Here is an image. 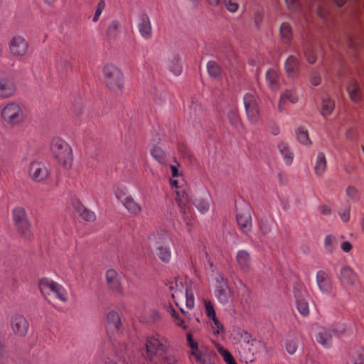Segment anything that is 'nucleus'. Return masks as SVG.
<instances>
[{"instance_id":"nucleus-1","label":"nucleus","mask_w":364,"mask_h":364,"mask_svg":"<svg viewBox=\"0 0 364 364\" xmlns=\"http://www.w3.org/2000/svg\"><path fill=\"white\" fill-rule=\"evenodd\" d=\"M144 358L152 364H176V358L168 348V342L160 336L147 338Z\"/></svg>"},{"instance_id":"nucleus-2","label":"nucleus","mask_w":364,"mask_h":364,"mask_svg":"<svg viewBox=\"0 0 364 364\" xmlns=\"http://www.w3.org/2000/svg\"><path fill=\"white\" fill-rule=\"evenodd\" d=\"M50 151L55 159L65 168L71 166L73 151L70 145L60 137H54L50 142Z\"/></svg>"},{"instance_id":"nucleus-3","label":"nucleus","mask_w":364,"mask_h":364,"mask_svg":"<svg viewBox=\"0 0 364 364\" xmlns=\"http://www.w3.org/2000/svg\"><path fill=\"white\" fill-rule=\"evenodd\" d=\"M105 84L114 93H119L123 87L122 73L113 65H107L103 68Z\"/></svg>"},{"instance_id":"nucleus-4","label":"nucleus","mask_w":364,"mask_h":364,"mask_svg":"<svg viewBox=\"0 0 364 364\" xmlns=\"http://www.w3.org/2000/svg\"><path fill=\"white\" fill-rule=\"evenodd\" d=\"M1 115L7 124L16 125L23 120V112L19 104L11 102L6 104L1 109Z\"/></svg>"},{"instance_id":"nucleus-5","label":"nucleus","mask_w":364,"mask_h":364,"mask_svg":"<svg viewBox=\"0 0 364 364\" xmlns=\"http://www.w3.org/2000/svg\"><path fill=\"white\" fill-rule=\"evenodd\" d=\"M39 288L43 294L53 293L60 301L65 302L68 299L66 289L60 284L48 278L41 279L39 281Z\"/></svg>"},{"instance_id":"nucleus-6","label":"nucleus","mask_w":364,"mask_h":364,"mask_svg":"<svg viewBox=\"0 0 364 364\" xmlns=\"http://www.w3.org/2000/svg\"><path fill=\"white\" fill-rule=\"evenodd\" d=\"M243 102L248 120L252 124H257L260 119L257 97L252 93H246L243 97Z\"/></svg>"},{"instance_id":"nucleus-7","label":"nucleus","mask_w":364,"mask_h":364,"mask_svg":"<svg viewBox=\"0 0 364 364\" xmlns=\"http://www.w3.org/2000/svg\"><path fill=\"white\" fill-rule=\"evenodd\" d=\"M13 219L18 230L24 236L28 237L30 233V224L25 210L20 207L14 208L13 210Z\"/></svg>"},{"instance_id":"nucleus-8","label":"nucleus","mask_w":364,"mask_h":364,"mask_svg":"<svg viewBox=\"0 0 364 364\" xmlns=\"http://www.w3.org/2000/svg\"><path fill=\"white\" fill-rule=\"evenodd\" d=\"M294 294L299 312L303 316H308L309 314V306L306 299V292L301 284H296L294 286Z\"/></svg>"},{"instance_id":"nucleus-9","label":"nucleus","mask_w":364,"mask_h":364,"mask_svg":"<svg viewBox=\"0 0 364 364\" xmlns=\"http://www.w3.org/2000/svg\"><path fill=\"white\" fill-rule=\"evenodd\" d=\"M28 174L33 181L42 182L48 177L49 171L43 162L34 161L30 164Z\"/></svg>"},{"instance_id":"nucleus-10","label":"nucleus","mask_w":364,"mask_h":364,"mask_svg":"<svg viewBox=\"0 0 364 364\" xmlns=\"http://www.w3.org/2000/svg\"><path fill=\"white\" fill-rule=\"evenodd\" d=\"M338 278L341 285L345 288L354 287L358 282V275L348 265H343L338 273Z\"/></svg>"},{"instance_id":"nucleus-11","label":"nucleus","mask_w":364,"mask_h":364,"mask_svg":"<svg viewBox=\"0 0 364 364\" xmlns=\"http://www.w3.org/2000/svg\"><path fill=\"white\" fill-rule=\"evenodd\" d=\"M9 46L11 53L16 57L24 56L28 50V43L21 36L12 37Z\"/></svg>"},{"instance_id":"nucleus-12","label":"nucleus","mask_w":364,"mask_h":364,"mask_svg":"<svg viewBox=\"0 0 364 364\" xmlns=\"http://www.w3.org/2000/svg\"><path fill=\"white\" fill-rule=\"evenodd\" d=\"M106 282L109 289L124 295L125 292L122 289V274L118 273L113 269H108L105 274Z\"/></svg>"},{"instance_id":"nucleus-13","label":"nucleus","mask_w":364,"mask_h":364,"mask_svg":"<svg viewBox=\"0 0 364 364\" xmlns=\"http://www.w3.org/2000/svg\"><path fill=\"white\" fill-rule=\"evenodd\" d=\"M122 328V321L119 314L109 311L106 314V330L108 334L119 333Z\"/></svg>"},{"instance_id":"nucleus-14","label":"nucleus","mask_w":364,"mask_h":364,"mask_svg":"<svg viewBox=\"0 0 364 364\" xmlns=\"http://www.w3.org/2000/svg\"><path fill=\"white\" fill-rule=\"evenodd\" d=\"M191 354L199 364H213L212 360L215 356L213 350L203 346L200 347V350H196Z\"/></svg>"},{"instance_id":"nucleus-15","label":"nucleus","mask_w":364,"mask_h":364,"mask_svg":"<svg viewBox=\"0 0 364 364\" xmlns=\"http://www.w3.org/2000/svg\"><path fill=\"white\" fill-rule=\"evenodd\" d=\"M237 221L242 233L247 235L252 231V216L248 210H242L237 213Z\"/></svg>"},{"instance_id":"nucleus-16","label":"nucleus","mask_w":364,"mask_h":364,"mask_svg":"<svg viewBox=\"0 0 364 364\" xmlns=\"http://www.w3.org/2000/svg\"><path fill=\"white\" fill-rule=\"evenodd\" d=\"M175 199L180 210L184 214V217L188 218V214L191 211V200L188 193L183 189H178L176 191Z\"/></svg>"},{"instance_id":"nucleus-17","label":"nucleus","mask_w":364,"mask_h":364,"mask_svg":"<svg viewBox=\"0 0 364 364\" xmlns=\"http://www.w3.org/2000/svg\"><path fill=\"white\" fill-rule=\"evenodd\" d=\"M11 326L15 334L19 336H25L29 327L27 320L23 316L18 314L12 316Z\"/></svg>"},{"instance_id":"nucleus-18","label":"nucleus","mask_w":364,"mask_h":364,"mask_svg":"<svg viewBox=\"0 0 364 364\" xmlns=\"http://www.w3.org/2000/svg\"><path fill=\"white\" fill-rule=\"evenodd\" d=\"M316 284L320 291L325 294H329L332 290V282L329 274L323 271L319 270L316 273Z\"/></svg>"},{"instance_id":"nucleus-19","label":"nucleus","mask_w":364,"mask_h":364,"mask_svg":"<svg viewBox=\"0 0 364 364\" xmlns=\"http://www.w3.org/2000/svg\"><path fill=\"white\" fill-rule=\"evenodd\" d=\"M16 91V85L13 80L8 77L0 78V98H9L13 96Z\"/></svg>"},{"instance_id":"nucleus-20","label":"nucleus","mask_w":364,"mask_h":364,"mask_svg":"<svg viewBox=\"0 0 364 364\" xmlns=\"http://www.w3.org/2000/svg\"><path fill=\"white\" fill-rule=\"evenodd\" d=\"M236 262L240 269L244 273L250 272L251 269V256L250 254L245 250L237 251L236 254Z\"/></svg>"},{"instance_id":"nucleus-21","label":"nucleus","mask_w":364,"mask_h":364,"mask_svg":"<svg viewBox=\"0 0 364 364\" xmlns=\"http://www.w3.org/2000/svg\"><path fill=\"white\" fill-rule=\"evenodd\" d=\"M140 35L144 39H150L152 36V26L151 21L146 14H141L139 17V23L138 24Z\"/></svg>"},{"instance_id":"nucleus-22","label":"nucleus","mask_w":364,"mask_h":364,"mask_svg":"<svg viewBox=\"0 0 364 364\" xmlns=\"http://www.w3.org/2000/svg\"><path fill=\"white\" fill-rule=\"evenodd\" d=\"M167 239V234L165 231L153 232L149 234L146 240V244L150 247H155L165 243Z\"/></svg>"},{"instance_id":"nucleus-23","label":"nucleus","mask_w":364,"mask_h":364,"mask_svg":"<svg viewBox=\"0 0 364 364\" xmlns=\"http://www.w3.org/2000/svg\"><path fill=\"white\" fill-rule=\"evenodd\" d=\"M289 101L291 103H296L298 101V95L295 89H287L281 95L278 104V110L282 112L284 110V105Z\"/></svg>"},{"instance_id":"nucleus-24","label":"nucleus","mask_w":364,"mask_h":364,"mask_svg":"<svg viewBox=\"0 0 364 364\" xmlns=\"http://www.w3.org/2000/svg\"><path fill=\"white\" fill-rule=\"evenodd\" d=\"M285 71L289 77H295L299 71V61L294 55L287 58L284 63Z\"/></svg>"},{"instance_id":"nucleus-25","label":"nucleus","mask_w":364,"mask_h":364,"mask_svg":"<svg viewBox=\"0 0 364 364\" xmlns=\"http://www.w3.org/2000/svg\"><path fill=\"white\" fill-rule=\"evenodd\" d=\"M117 198L120 200L121 203L130 213L137 215L141 212V205L138 204L131 196L122 198L119 193H117Z\"/></svg>"},{"instance_id":"nucleus-26","label":"nucleus","mask_w":364,"mask_h":364,"mask_svg":"<svg viewBox=\"0 0 364 364\" xmlns=\"http://www.w3.org/2000/svg\"><path fill=\"white\" fill-rule=\"evenodd\" d=\"M232 291L229 285L215 286V295L219 302L226 304L229 302Z\"/></svg>"},{"instance_id":"nucleus-27","label":"nucleus","mask_w":364,"mask_h":364,"mask_svg":"<svg viewBox=\"0 0 364 364\" xmlns=\"http://www.w3.org/2000/svg\"><path fill=\"white\" fill-rule=\"evenodd\" d=\"M154 254L159 258V259L164 263H169L171 259V250L170 247L165 243L156 246L154 250Z\"/></svg>"},{"instance_id":"nucleus-28","label":"nucleus","mask_w":364,"mask_h":364,"mask_svg":"<svg viewBox=\"0 0 364 364\" xmlns=\"http://www.w3.org/2000/svg\"><path fill=\"white\" fill-rule=\"evenodd\" d=\"M278 149L285 164L287 165H291L293 162L294 154L290 149L289 144L284 141H281L278 144Z\"/></svg>"},{"instance_id":"nucleus-29","label":"nucleus","mask_w":364,"mask_h":364,"mask_svg":"<svg viewBox=\"0 0 364 364\" xmlns=\"http://www.w3.org/2000/svg\"><path fill=\"white\" fill-rule=\"evenodd\" d=\"M316 341L325 348H330L332 346V335L331 331L326 328H321L316 336Z\"/></svg>"},{"instance_id":"nucleus-30","label":"nucleus","mask_w":364,"mask_h":364,"mask_svg":"<svg viewBox=\"0 0 364 364\" xmlns=\"http://www.w3.org/2000/svg\"><path fill=\"white\" fill-rule=\"evenodd\" d=\"M347 91L350 98L353 102H358L361 98V92L360 86L356 80H352L350 81Z\"/></svg>"},{"instance_id":"nucleus-31","label":"nucleus","mask_w":364,"mask_h":364,"mask_svg":"<svg viewBox=\"0 0 364 364\" xmlns=\"http://www.w3.org/2000/svg\"><path fill=\"white\" fill-rule=\"evenodd\" d=\"M324 251L328 254H333L338 247V241L336 237L328 235L324 239Z\"/></svg>"},{"instance_id":"nucleus-32","label":"nucleus","mask_w":364,"mask_h":364,"mask_svg":"<svg viewBox=\"0 0 364 364\" xmlns=\"http://www.w3.org/2000/svg\"><path fill=\"white\" fill-rule=\"evenodd\" d=\"M266 81L269 87L277 90L279 87V75L276 70L270 69L266 73Z\"/></svg>"},{"instance_id":"nucleus-33","label":"nucleus","mask_w":364,"mask_h":364,"mask_svg":"<svg viewBox=\"0 0 364 364\" xmlns=\"http://www.w3.org/2000/svg\"><path fill=\"white\" fill-rule=\"evenodd\" d=\"M326 169V159L324 154L318 153L316 156L314 171L317 176H322Z\"/></svg>"},{"instance_id":"nucleus-34","label":"nucleus","mask_w":364,"mask_h":364,"mask_svg":"<svg viewBox=\"0 0 364 364\" xmlns=\"http://www.w3.org/2000/svg\"><path fill=\"white\" fill-rule=\"evenodd\" d=\"M121 24L118 20H112L107 29V36L111 39H116L120 33Z\"/></svg>"},{"instance_id":"nucleus-35","label":"nucleus","mask_w":364,"mask_h":364,"mask_svg":"<svg viewBox=\"0 0 364 364\" xmlns=\"http://www.w3.org/2000/svg\"><path fill=\"white\" fill-rule=\"evenodd\" d=\"M166 310L167 312L170 314V315L173 318L176 325L182 328L183 329H187V326L185 325V321L183 318L181 317L180 313L177 312L176 309L171 305L166 308Z\"/></svg>"},{"instance_id":"nucleus-36","label":"nucleus","mask_w":364,"mask_h":364,"mask_svg":"<svg viewBox=\"0 0 364 364\" xmlns=\"http://www.w3.org/2000/svg\"><path fill=\"white\" fill-rule=\"evenodd\" d=\"M335 107L334 101L328 97L323 98L322 100L321 114L323 117L330 115Z\"/></svg>"},{"instance_id":"nucleus-37","label":"nucleus","mask_w":364,"mask_h":364,"mask_svg":"<svg viewBox=\"0 0 364 364\" xmlns=\"http://www.w3.org/2000/svg\"><path fill=\"white\" fill-rule=\"evenodd\" d=\"M77 211L78 212L80 217L86 221L92 222L96 219L95 213L85 208L83 205H80L77 207Z\"/></svg>"},{"instance_id":"nucleus-38","label":"nucleus","mask_w":364,"mask_h":364,"mask_svg":"<svg viewBox=\"0 0 364 364\" xmlns=\"http://www.w3.org/2000/svg\"><path fill=\"white\" fill-rule=\"evenodd\" d=\"M207 70L211 77H218L221 74V68L215 61L208 62Z\"/></svg>"},{"instance_id":"nucleus-39","label":"nucleus","mask_w":364,"mask_h":364,"mask_svg":"<svg viewBox=\"0 0 364 364\" xmlns=\"http://www.w3.org/2000/svg\"><path fill=\"white\" fill-rule=\"evenodd\" d=\"M151 154L160 164L166 163V154L161 148L154 146L151 150Z\"/></svg>"},{"instance_id":"nucleus-40","label":"nucleus","mask_w":364,"mask_h":364,"mask_svg":"<svg viewBox=\"0 0 364 364\" xmlns=\"http://www.w3.org/2000/svg\"><path fill=\"white\" fill-rule=\"evenodd\" d=\"M193 205L201 213H205L209 209V201L207 198H196L193 201Z\"/></svg>"},{"instance_id":"nucleus-41","label":"nucleus","mask_w":364,"mask_h":364,"mask_svg":"<svg viewBox=\"0 0 364 364\" xmlns=\"http://www.w3.org/2000/svg\"><path fill=\"white\" fill-rule=\"evenodd\" d=\"M280 35L282 39L289 41L291 38V28L289 23H282L280 26Z\"/></svg>"},{"instance_id":"nucleus-42","label":"nucleus","mask_w":364,"mask_h":364,"mask_svg":"<svg viewBox=\"0 0 364 364\" xmlns=\"http://www.w3.org/2000/svg\"><path fill=\"white\" fill-rule=\"evenodd\" d=\"M219 353L223 356V360L227 364H237L232 354L225 348L220 346L218 348Z\"/></svg>"},{"instance_id":"nucleus-43","label":"nucleus","mask_w":364,"mask_h":364,"mask_svg":"<svg viewBox=\"0 0 364 364\" xmlns=\"http://www.w3.org/2000/svg\"><path fill=\"white\" fill-rule=\"evenodd\" d=\"M297 139L300 143L307 145L311 143L309 134L306 130H304L303 128H299L296 131Z\"/></svg>"},{"instance_id":"nucleus-44","label":"nucleus","mask_w":364,"mask_h":364,"mask_svg":"<svg viewBox=\"0 0 364 364\" xmlns=\"http://www.w3.org/2000/svg\"><path fill=\"white\" fill-rule=\"evenodd\" d=\"M228 118L230 123L234 127H237L240 124V117L237 111L235 109H231L228 111Z\"/></svg>"},{"instance_id":"nucleus-45","label":"nucleus","mask_w":364,"mask_h":364,"mask_svg":"<svg viewBox=\"0 0 364 364\" xmlns=\"http://www.w3.org/2000/svg\"><path fill=\"white\" fill-rule=\"evenodd\" d=\"M105 5L106 4H105V0H100L98 2L95 14L92 18L93 22H97L99 20L100 16H101L102 11H104V9L105 8Z\"/></svg>"},{"instance_id":"nucleus-46","label":"nucleus","mask_w":364,"mask_h":364,"mask_svg":"<svg viewBox=\"0 0 364 364\" xmlns=\"http://www.w3.org/2000/svg\"><path fill=\"white\" fill-rule=\"evenodd\" d=\"M338 215L343 222L347 223L350 219V205L348 204L345 205L344 207L339 210Z\"/></svg>"},{"instance_id":"nucleus-47","label":"nucleus","mask_w":364,"mask_h":364,"mask_svg":"<svg viewBox=\"0 0 364 364\" xmlns=\"http://www.w3.org/2000/svg\"><path fill=\"white\" fill-rule=\"evenodd\" d=\"M186 305L189 309L194 306V296L192 291L186 287Z\"/></svg>"},{"instance_id":"nucleus-48","label":"nucleus","mask_w":364,"mask_h":364,"mask_svg":"<svg viewBox=\"0 0 364 364\" xmlns=\"http://www.w3.org/2000/svg\"><path fill=\"white\" fill-rule=\"evenodd\" d=\"M200 259L201 262H203L205 268H212L213 267V264L210 261V256L205 251H203L200 253Z\"/></svg>"},{"instance_id":"nucleus-49","label":"nucleus","mask_w":364,"mask_h":364,"mask_svg":"<svg viewBox=\"0 0 364 364\" xmlns=\"http://www.w3.org/2000/svg\"><path fill=\"white\" fill-rule=\"evenodd\" d=\"M285 348L287 351L292 355L296 351L298 346L296 341L291 339L286 341Z\"/></svg>"},{"instance_id":"nucleus-50","label":"nucleus","mask_w":364,"mask_h":364,"mask_svg":"<svg viewBox=\"0 0 364 364\" xmlns=\"http://www.w3.org/2000/svg\"><path fill=\"white\" fill-rule=\"evenodd\" d=\"M205 314L209 318L212 319V318L216 317L215 309H214L210 301H205Z\"/></svg>"},{"instance_id":"nucleus-51","label":"nucleus","mask_w":364,"mask_h":364,"mask_svg":"<svg viewBox=\"0 0 364 364\" xmlns=\"http://www.w3.org/2000/svg\"><path fill=\"white\" fill-rule=\"evenodd\" d=\"M304 55L306 58L307 61L309 63L313 64L316 62V57L314 53V50H313L312 48L309 47V48H306L304 50Z\"/></svg>"},{"instance_id":"nucleus-52","label":"nucleus","mask_w":364,"mask_h":364,"mask_svg":"<svg viewBox=\"0 0 364 364\" xmlns=\"http://www.w3.org/2000/svg\"><path fill=\"white\" fill-rule=\"evenodd\" d=\"M346 195L353 200H358L359 199L358 191L354 186H349L347 188Z\"/></svg>"},{"instance_id":"nucleus-53","label":"nucleus","mask_w":364,"mask_h":364,"mask_svg":"<svg viewBox=\"0 0 364 364\" xmlns=\"http://www.w3.org/2000/svg\"><path fill=\"white\" fill-rule=\"evenodd\" d=\"M259 228L263 235H267L271 230V224L267 220H261L259 222Z\"/></svg>"},{"instance_id":"nucleus-54","label":"nucleus","mask_w":364,"mask_h":364,"mask_svg":"<svg viewBox=\"0 0 364 364\" xmlns=\"http://www.w3.org/2000/svg\"><path fill=\"white\" fill-rule=\"evenodd\" d=\"M224 4L226 9L232 13H235L238 10L239 5L232 0H224Z\"/></svg>"},{"instance_id":"nucleus-55","label":"nucleus","mask_w":364,"mask_h":364,"mask_svg":"<svg viewBox=\"0 0 364 364\" xmlns=\"http://www.w3.org/2000/svg\"><path fill=\"white\" fill-rule=\"evenodd\" d=\"M356 352L357 355H353L354 364H364V350L359 349Z\"/></svg>"},{"instance_id":"nucleus-56","label":"nucleus","mask_w":364,"mask_h":364,"mask_svg":"<svg viewBox=\"0 0 364 364\" xmlns=\"http://www.w3.org/2000/svg\"><path fill=\"white\" fill-rule=\"evenodd\" d=\"M288 8L293 11H296L299 9V3L298 0H285Z\"/></svg>"},{"instance_id":"nucleus-57","label":"nucleus","mask_w":364,"mask_h":364,"mask_svg":"<svg viewBox=\"0 0 364 364\" xmlns=\"http://www.w3.org/2000/svg\"><path fill=\"white\" fill-rule=\"evenodd\" d=\"M263 20V13L261 11H255L254 14V21L255 26L259 28Z\"/></svg>"},{"instance_id":"nucleus-58","label":"nucleus","mask_w":364,"mask_h":364,"mask_svg":"<svg viewBox=\"0 0 364 364\" xmlns=\"http://www.w3.org/2000/svg\"><path fill=\"white\" fill-rule=\"evenodd\" d=\"M212 320L213 321V328L215 330V334L220 333V332L221 331H223V325L220 323V322L217 318V317H215V318H212Z\"/></svg>"},{"instance_id":"nucleus-59","label":"nucleus","mask_w":364,"mask_h":364,"mask_svg":"<svg viewBox=\"0 0 364 364\" xmlns=\"http://www.w3.org/2000/svg\"><path fill=\"white\" fill-rule=\"evenodd\" d=\"M215 280H216L215 286H220V285L223 286V285L228 284V279L226 277H225V276L222 274H219L218 275H217Z\"/></svg>"},{"instance_id":"nucleus-60","label":"nucleus","mask_w":364,"mask_h":364,"mask_svg":"<svg viewBox=\"0 0 364 364\" xmlns=\"http://www.w3.org/2000/svg\"><path fill=\"white\" fill-rule=\"evenodd\" d=\"M187 340L192 350L191 352H195L196 350H200V347L198 348V343L193 341L190 333L187 335Z\"/></svg>"},{"instance_id":"nucleus-61","label":"nucleus","mask_w":364,"mask_h":364,"mask_svg":"<svg viewBox=\"0 0 364 364\" xmlns=\"http://www.w3.org/2000/svg\"><path fill=\"white\" fill-rule=\"evenodd\" d=\"M234 284L237 289H238L240 291H245L246 290V285L238 277H236L233 279Z\"/></svg>"},{"instance_id":"nucleus-62","label":"nucleus","mask_w":364,"mask_h":364,"mask_svg":"<svg viewBox=\"0 0 364 364\" xmlns=\"http://www.w3.org/2000/svg\"><path fill=\"white\" fill-rule=\"evenodd\" d=\"M310 82L312 85L317 86L320 84L321 77L317 73H314L310 76Z\"/></svg>"},{"instance_id":"nucleus-63","label":"nucleus","mask_w":364,"mask_h":364,"mask_svg":"<svg viewBox=\"0 0 364 364\" xmlns=\"http://www.w3.org/2000/svg\"><path fill=\"white\" fill-rule=\"evenodd\" d=\"M352 247L351 243L348 241H345L341 245V248L345 252H349L352 250Z\"/></svg>"},{"instance_id":"nucleus-64","label":"nucleus","mask_w":364,"mask_h":364,"mask_svg":"<svg viewBox=\"0 0 364 364\" xmlns=\"http://www.w3.org/2000/svg\"><path fill=\"white\" fill-rule=\"evenodd\" d=\"M321 213L324 215H328L331 213V208L328 205H322L321 207Z\"/></svg>"}]
</instances>
